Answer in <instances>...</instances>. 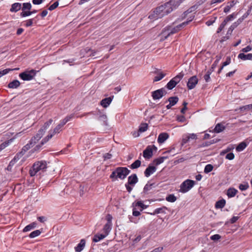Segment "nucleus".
Returning <instances> with one entry per match:
<instances>
[{
    "instance_id": "f257e3e1",
    "label": "nucleus",
    "mask_w": 252,
    "mask_h": 252,
    "mask_svg": "<svg viewBox=\"0 0 252 252\" xmlns=\"http://www.w3.org/2000/svg\"><path fill=\"white\" fill-rule=\"evenodd\" d=\"M172 11L170 5L167 3L158 7L154 12L153 14L149 15V18L151 19L156 20L160 18Z\"/></svg>"
},
{
    "instance_id": "f03ea898",
    "label": "nucleus",
    "mask_w": 252,
    "mask_h": 252,
    "mask_svg": "<svg viewBox=\"0 0 252 252\" xmlns=\"http://www.w3.org/2000/svg\"><path fill=\"white\" fill-rule=\"evenodd\" d=\"M130 171L126 167H120L117 168L112 172L110 175L111 178H119L121 179H125L129 173Z\"/></svg>"
},
{
    "instance_id": "7ed1b4c3",
    "label": "nucleus",
    "mask_w": 252,
    "mask_h": 252,
    "mask_svg": "<svg viewBox=\"0 0 252 252\" xmlns=\"http://www.w3.org/2000/svg\"><path fill=\"white\" fill-rule=\"evenodd\" d=\"M47 168L46 162L43 160L37 161L32 164V176L41 174Z\"/></svg>"
},
{
    "instance_id": "20e7f679",
    "label": "nucleus",
    "mask_w": 252,
    "mask_h": 252,
    "mask_svg": "<svg viewBox=\"0 0 252 252\" xmlns=\"http://www.w3.org/2000/svg\"><path fill=\"white\" fill-rule=\"evenodd\" d=\"M194 181L187 179L181 184L179 191L184 193H186L194 186Z\"/></svg>"
},
{
    "instance_id": "39448f33",
    "label": "nucleus",
    "mask_w": 252,
    "mask_h": 252,
    "mask_svg": "<svg viewBox=\"0 0 252 252\" xmlns=\"http://www.w3.org/2000/svg\"><path fill=\"white\" fill-rule=\"evenodd\" d=\"M193 17H190L189 19L188 20V21L184 22L182 24L177 25L176 27H173L172 26H169L167 27L169 31H170L171 34H172L178 32L182 28L186 27L190 22H191L193 20Z\"/></svg>"
},
{
    "instance_id": "423d86ee",
    "label": "nucleus",
    "mask_w": 252,
    "mask_h": 252,
    "mask_svg": "<svg viewBox=\"0 0 252 252\" xmlns=\"http://www.w3.org/2000/svg\"><path fill=\"white\" fill-rule=\"evenodd\" d=\"M32 145V140H30L29 141V143L24 146L20 153H21L24 156V158H22L21 161L24 162L26 160V158L31 156L32 153V151L30 150L31 148Z\"/></svg>"
},
{
    "instance_id": "0eeeda50",
    "label": "nucleus",
    "mask_w": 252,
    "mask_h": 252,
    "mask_svg": "<svg viewBox=\"0 0 252 252\" xmlns=\"http://www.w3.org/2000/svg\"><path fill=\"white\" fill-rule=\"evenodd\" d=\"M56 134H57V133L55 132V131H54V129H51L50 130H49V132H48V134L47 136L46 137H45L44 138H43L40 142V143L39 144H38V145H37L35 146L34 149H35V148H37V150H39L40 149V148H41V147L45 143H46L47 141H48L49 140V139L52 138L53 137V136L54 135H55ZM35 150H36V149H35Z\"/></svg>"
},
{
    "instance_id": "6e6552de",
    "label": "nucleus",
    "mask_w": 252,
    "mask_h": 252,
    "mask_svg": "<svg viewBox=\"0 0 252 252\" xmlns=\"http://www.w3.org/2000/svg\"><path fill=\"white\" fill-rule=\"evenodd\" d=\"M183 77V74L180 73L172 78L167 84L166 87L169 90L173 89L176 85L180 81Z\"/></svg>"
},
{
    "instance_id": "1a4fd4ad",
    "label": "nucleus",
    "mask_w": 252,
    "mask_h": 252,
    "mask_svg": "<svg viewBox=\"0 0 252 252\" xmlns=\"http://www.w3.org/2000/svg\"><path fill=\"white\" fill-rule=\"evenodd\" d=\"M44 130L43 128H40L37 132V133L35 134V135L34 136V142L32 141V152H33V150L34 151H37V148H35V150L34 148L35 146L37 145H35L36 144V141L37 142L39 140L41 139V138L42 137L43 134H44Z\"/></svg>"
},
{
    "instance_id": "9d476101",
    "label": "nucleus",
    "mask_w": 252,
    "mask_h": 252,
    "mask_svg": "<svg viewBox=\"0 0 252 252\" xmlns=\"http://www.w3.org/2000/svg\"><path fill=\"white\" fill-rule=\"evenodd\" d=\"M198 82V80L196 76H193L189 78L187 83V87L189 90L193 89L195 88Z\"/></svg>"
},
{
    "instance_id": "9b49d317",
    "label": "nucleus",
    "mask_w": 252,
    "mask_h": 252,
    "mask_svg": "<svg viewBox=\"0 0 252 252\" xmlns=\"http://www.w3.org/2000/svg\"><path fill=\"white\" fill-rule=\"evenodd\" d=\"M165 93V91L163 89H159L153 92L152 96L154 99H159L164 95Z\"/></svg>"
},
{
    "instance_id": "f8f14e48",
    "label": "nucleus",
    "mask_w": 252,
    "mask_h": 252,
    "mask_svg": "<svg viewBox=\"0 0 252 252\" xmlns=\"http://www.w3.org/2000/svg\"><path fill=\"white\" fill-rule=\"evenodd\" d=\"M19 76L24 81H30L32 80V70L22 72Z\"/></svg>"
},
{
    "instance_id": "ddd939ff",
    "label": "nucleus",
    "mask_w": 252,
    "mask_h": 252,
    "mask_svg": "<svg viewBox=\"0 0 252 252\" xmlns=\"http://www.w3.org/2000/svg\"><path fill=\"white\" fill-rule=\"evenodd\" d=\"M156 148L154 146H149L143 151V157L146 158H150L153 156V149Z\"/></svg>"
},
{
    "instance_id": "4468645a",
    "label": "nucleus",
    "mask_w": 252,
    "mask_h": 252,
    "mask_svg": "<svg viewBox=\"0 0 252 252\" xmlns=\"http://www.w3.org/2000/svg\"><path fill=\"white\" fill-rule=\"evenodd\" d=\"M132 207H136L137 208H140V211H142L143 210L146 209L149 206L148 205H146L143 203L142 201H135L132 203Z\"/></svg>"
},
{
    "instance_id": "2eb2a0df",
    "label": "nucleus",
    "mask_w": 252,
    "mask_h": 252,
    "mask_svg": "<svg viewBox=\"0 0 252 252\" xmlns=\"http://www.w3.org/2000/svg\"><path fill=\"white\" fill-rule=\"evenodd\" d=\"M157 168L153 165H149L145 170L144 172L145 176L146 177H149L150 175L153 174L156 172Z\"/></svg>"
},
{
    "instance_id": "dca6fc26",
    "label": "nucleus",
    "mask_w": 252,
    "mask_h": 252,
    "mask_svg": "<svg viewBox=\"0 0 252 252\" xmlns=\"http://www.w3.org/2000/svg\"><path fill=\"white\" fill-rule=\"evenodd\" d=\"M171 33L169 31L167 27L164 28L161 33L160 34L159 36L160 37V40H164L166 39L170 35H171Z\"/></svg>"
},
{
    "instance_id": "f3484780",
    "label": "nucleus",
    "mask_w": 252,
    "mask_h": 252,
    "mask_svg": "<svg viewBox=\"0 0 252 252\" xmlns=\"http://www.w3.org/2000/svg\"><path fill=\"white\" fill-rule=\"evenodd\" d=\"M238 58L243 61L250 60L252 61V53L245 54L243 53H240L238 56Z\"/></svg>"
},
{
    "instance_id": "a211bd4d",
    "label": "nucleus",
    "mask_w": 252,
    "mask_h": 252,
    "mask_svg": "<svg viewBox=\"0 0 252 252\" xmlns=\"http://www.w3.org/2000/svg\"><path fill=\"white\" fill-rule=\"evenodd\" d=\"M169 137V135L165 132L160 133L158 137V142L159 143H164Z\"/></svg>"
},
{
    "instance_id": "6ab92c4d",
    "label": "nucleus",
    "mask_w": 252,
    "mask_h": 252,
    "mask_svg": "<svg viewBox=\"0 0 252 252\" xmlns=\"http://www.w3.org/2000/svg\"><path fill=\"white\" fill-rule=\"evenodd\" d=\"M112 99L111 97L103 99L100 101L101 105L104 108H107L111 103Z\"/></svg>"
},
{
    "instance_id": "aec40b11",
    "label": "nucleus",
    "mask_w": 252,
    "mask_h": 252,
    "mask_svg": "<svg viewBox=\"0 0 252 252\" xmlns=\"http://www.w3.org/2000/svg\"><path fill=\"white\" fill-rule=\"evenodd\" d=\"M167 208L165 207H162L161 208H157L155 210L153 213H151V215H155L156 214H166Z\"/></svg>"
},
{
    "instance_id": "412c9836",
    "label": "nucleus",
    "mask_w": 252,
    "mask_h": 252,
    "mask_svg": "<svg viewBox=\"0 0 252 252\" xmlns=\"http://www.w3.org/2000/svg\"><path fill=\"white\" fill-rule=\"evenodd\" d=\"M86 242L84 239L81 240L80 243L75 248V251L77 252H81L85 246Z\"/></svg>"
},
{
    "instance_id": "4be33fe9",
    "label": "nucleus",
    "mask_w": 252,
    "mask_h": 252,
    "mask_svg": "<svg viewBox=\"0 0 252 252\" xmlns=\"http://www.w3.org/2000/svg\"><path fill=\"white\" fill-rule=\"evenodd\" d=\"M167 3L170 5V7L172 10L182 3L179 0H170L169 2Z\"/></svg>"
},
{
    "instance_id": "5701e85b",
    "label": "nucleus",
    "mask_w": 252,
    "mask_h": 252,
    "mask_svg": "<svg viewBox=\"0 0 252 252\" xmlns=\"http://www.w3.org/2000/svg\"><path fill=\"white\" fill-rule=\"evenodd\" d=\"M237 192L238 190L236 189L232 188H229L227 191V195L229 198H232L234 197Z\"/></svg>"
},
{
    "instance_id": "b1692460",
    "label": "nucleus",
    "mask_w": 252,
    "mask_h": 252,
    "mask_svg": "<svg viewBox=\"0 0 252 252\" xmlns=\"http://www.w3.org/2000/svg\"><path fill=\"white\" fill-rule=\"evenodd\" d=\"M138 181V178L135 174L132 175L128 178V183L129 185H134Z\"/></svg>"
},
{
    "instance_id": "393cba45",
    "label": "nucleus",
    "mask_w": 252,
    "mask_h": 252,
    "mask_svg": "<svg viewBox=\"0 0 252 252\" xmlns=\"http://www.w3.org/2000/svg\"><path fill=\"white\" fill-rule=\"evenodd\" d=\"M22 8L21 4L18 2H16L12 4L10 8L11 12H16L21 9Z\"/></svg>"
},
{
    "instance_id": "a878e982",
    "label": "nucleus",
    "mask_w": 252,
    "mask_h": 252,
    "mask_svg": "<svg viewBox=\"0 0 252 252\" xmlns=\"http://www.w3.org/2000/svg\"><path fill=\"white\" fill-rule=\"evenodd\" d=\"M112 225L106 223L102 229V233L106 235V236H108L112 229Z\"/></svg>"
},
{
    "instance_id": "bb28decb",
    "label": "nucleus",
    "mask_w": 252,
    "mask_h": 252,
    "mask_svg": "<svg viewBox=\"0 0 252 252\" xmlns=\"http://www.w3.org/2000/svg\"><path fill=\"white\" fill-rule=\"evenodd\" d=\"M20 85V82L17 80H14L10 82L8 85V87L11 89H16Z\"/></svg>"
},
{
    "instance_id": "cd10ccee",
    "label": "nucleus",
    "mask_w": 252,
    "mask_h": 252,
    "mask_svg": "<svg viewBox=\"0 0 252 252\" xmlns=\"http://www.w3.org/2000/svg\"><path fill=\"white\" fill-rule=\"evenodd\" d=\"M106 237V235L103 233H98L95 235L93 238V241L94 242H98L100 240L103 239Z\"/></svg>"
},
{
    "instance_id": "c85d7f7f",
    "label": "nucleus",
    "mask_w": 252,
    "mask_h": 252,
    "mask_svg": "<svg viewBox=\"0 0 252 252\" xmlns=\"http://www.w3.org/2000/svg\"><path fill=\"white\" fill-rule=\"evenodd\" d=\"M166 74L161 71H158L157 72V75L154 77L153 81L154 82H157L161 80L164 76H165Z\"/></svg>"
},
{
    "instance_id": "c756f323",
    "label": "nucleus",
    "mask_w": 252,
    "mask_h": 252,
    "mask_svg": "<svg viewBox=\"0 0 252 252\" xmlns=\"http://www.w3.org/2000/svg\"><path fill=\"white\" fill-rule=\"evenodd\" d=\"M247 145L248 144L245 142H241L236 147V150L238 152H241L247 147Z\"/></svg>"
},
{
    "instance_id": "7c9ffc66",
    "label": "nucleus",
    "mask_w": 252,
    "mask_h": 252,
    "mask_svg": "<svg viewBox=\"0 0 252 252\" xmlns=\"http://www.w3.org/2000/svg\"><path fill=\"white\" fill-rule=\"evenodd\" d=\"M225 200L224 199H221L217 201L215 205V207L217 209L222 208L225 205Z\"/></svg>"
},
{
    "instance_id": "2f4dec72",
    "label": "nucleus",
    "mask_w": 252,
    "mask_h": 252,
    "mask_svg": "<svg viewBox=\"0 0 252 252\" xmlns=\"http://www.w3.org/2000/svg\"><path fill=\"white\" fill-rule=\"evenodd\" d=\"M167 158V157H161L155 159L154 161V162L155 163L156 165H158L160 164L163 163L164 161Z\"/></svg>"
},
{
    "instance_id": "473e14b6",
    "label": "nucleus",
    "mask_w": 252,
    "mask_h": 252,
    "mask_svg": "<svg viewBox=\"0 0 252 252\" xmlns=\"http://www.w3.org/2000/svg\"><path fill=\"white\" fill-rule=\"evenodd\" d=\"M225 128V127L224 126H223L222 125L220 124H218L214 129V131L215 132H217V133H220L221 131H222Z\"/></svg>"
},
{
    "instance_id": "72a5a7b5",
    "label": "nucleus",
    "mask_w": 252,
    "mask_h": 252,
    "mask_svg": "<svg viewBox=\"0 0 252 252\" xmlns=\"http://www.w3.org/2000/svg\"><path fill=\"white\" fill-rule=\"evenodd\" d=\"M18 68H15L13 69H10V68H6L3 70H0V78L2 77V76L8 73L10 71L15 70H18Z\"/></svg>"
},
{
    "instance_id": "f704fd0d",
    "label": "nucleus",
    "mask_w": 252,
    "mask_h": 252,
    "mask_svg": "<svg viewBox=\"0 0 252 252\" xmlns=\"http://www.w3.org/2000/svg\"><path fill=\"white\" fill-rule=\"evenodd\" d=\"M251 109H252V104L242 106L239 108L240 111L242 112L248 111Z\"/></svg>"
},
{
    "instance_id": "c9c22d12",
    "label": "nucleus",
    "mask_w": 252,
    "mask_h": 252,
    "mask_svg": "<svg viewBox=\"0 0 252 252\" xmlns=\"http://www.w3.org/2000/svg\"><path fill=\"white\" fill-rule=\"evenodd\" d=\"M148 129V125L146 123L141 124L139 127V132H143Z\"/></svg>"
},
{
    "instance_id": "e433bc0d",
    "label": "nucleus",
    "mask_w": 252,
    "mask_h": 252,
    "mask_svg": "<svg viewBox=\"0 0 252 252\" xmlns=\"http://www.w3.org/2000/svg\"><path fill=\"white\" fill-rule=\"evenodd\" d=\"M53 120L52 119L49 120L47 122L44 123V125L41 128H43L44 130V133L46 131V130L49 127V126L52 123Z\"/></svg>"
},
{
    "instance_id": "4c0bfd02",
    "label": "nucleus",
    "mask_w": 252,
    "mask_h": 252,
    "mask_svg": "<svg viewBox=\"0 0 252 252\" xmlns=\"http://www.w3.org/2000/svg\"><path fill=\"white\" fill-rule=\"evenodd\" d=\"M178 100H179L178 98L176 96L170 97L168 99V101H169V103L173 106H174L177 103V102L178 101Z\"/></svg>"
},
{
    "instance_id": "58836bf2",
    "label": "nucleus",
    "mask_w": 252,
    "mask_h": 252,
    "mask_svg": "<svg viewBox=\"0 0 252 252\" xmlns=\"http://www.w3.org/2000/svg\"><path fill=\"white\" fill-rule=\"evenodd\" d=\"M141 165V161L139 160H136L130 165L131 169H136L140 167Z\"/></svg>"
},
{
    "instance_id": "ea45409f",
    "label": "nucleus",
    "mask_w": 252,
    "mask_h": 252,
    "mask_svg": "<svg viewBox=\"0 0 252 252\" xmlns=\"http://www.w3.org/2000/svg\"><path fill=\"white\" fill-rule=\"evenodd\" d=\"M238 24H237L236 23H233L228 29L227 32V34H229L230 35L234 30V29L237 27Z\"/></svg>"
},
{
    "instance_id": "a19ab883",
    "label": "nucleus",
    "mask_w": 252,
    "mask_h": 252,
    "mask_svg": "<svg viewBox=\"0 0 252 252\" xmlns=\"http://www.w3.org/2000/svg\"><path fill=\"white\" fill-rule=\"evenodd\" d=\"M213 169V166L210 164L206 165L205 167L204 172L205 173H208L212 171Z\"/></svg>"
},
{
    "instance_id": "79ce46f5",
    "label": "nucleus",
    "mask_w": 252,
    "mask_h": 252,
    "mask_svg": "<svg viewBox=\"0 0 252 252\" xmlns=\"http://www.w3.org/2000/svg\"><path fill=\"white\" fill-rule=\"evenodd\" d=\"M31 8V4L29 2L24 3L23 7L21 8L22 11L30 10Z\"/></svg>"
},
{
    "instance_id": "37998d69",
    "label": "nucleus",
    "mask_w": 252,
    "mask_h": 252,
    "mask_svg": "<svg viewBox=\"0 0 252 252\" xmlns=\"http://www.w3.org/2000/svg\"><path fill=\"white\" fill-rule=\"evenodd\" d=\"M176 197L174 194H170L166 197V200L170 202H174L176 200Z\"/></svg>"
},
{
    "instance_id": "c03bdc74",
    "label": "nucleus",
    "mask_w": 252,
    "mask_h": 252,
    "mask_svg": "<svg viewBox=\"0 0 252 252\" xmlns=\"http://www.w3.org/2000/svg\"><path fill=\"white\" fill-rule=\"evenodd\" d=\"M249 188V185L248 183H246L245 184H241L239 185V188L242 190H246Z\"/></svg>"
},
{
    "instance_id": "a18cd8bd",
    "label": "nucleus",
    "mask_w": 252,
    "mask_h": 252,
    "mask_svg": "<svg viewBox=\"0 0 252 252\" xmlns=\"http://www.w3.org/2000/svg\"><path fill=\"white\" fill-rule=\"evenodd\" d=\"M43 228H41L38 230L32 231V238L38 236L43 232Z\"/></svg>"
},
{
    "instance_id": "49530a36",
    "label": "nucleus",
    "mask_w": 252,
    "mask_h": 252,
    "mask_svg": "<svg viewBox=\"0 0 252 252\" xmlns=\"http://www.w3.org/2000/svg\"><path fill=\"white\" fill-rule=\"evenodd\" d=\"M234 149V145H230L226 149L221 152L220 155H223L224 154L231 151Z\"/></svg>"
},
{
    "instance_id": "de8ad7c7",
    "label": "nucleus",
    "mask_w": 252,
    "mask_h": 252,
    "mask_svg": "<svg viewBox=\"0 0 252 252\" xmlns=\"http://www.w3.org/2000/svg\"><path fill=\"white\" fill-rule=\"evenodd\" d=\"M236 17V14L235 13H232L229 15H228L225 19L224 21L227 23L229 21H232Z\"/></svg>"
},
{
    "instance_id": "09e8293b",
    "label": "nucleus",
    "mask_w": 252,
    "mask_h": 252,
    "mask_svg": "<svg viewBox=\"0 0 252 252\" xmlns=\"http://www.w3.org/2000/svg\"><path fill=\"white\" fill-rule=\"evenodd\" d=\"M24 155L21 153L19 152L16 154L13 159L17 162Z\"/></svg>"
},
{
    "instance_id": "8fccbe9b",
    "label": "nucleus",
    "mask_w": 252,
    "mask_h": 252,
    "mask_svg": "<svg viewBox=\"0 0 252 252\" xmlns=\"http://www.w3.org/2000/svg\"><path fill=\"white\" fill-rule=\"evenodd\" d=\"M226 24V22L223 21L218 29L217 32L220 33L223 29Z\"/></svg>"
},
{
    "instance_id": "3c124183",
    "label": "nucleus",
    "mask_w": 252,
    "mask_h": 252,
    "mask_svg": "<svg viewBox=\"0 0 252 252\" xmlns=\"http://www.w3.org/2000/svg\"><path fill=\"white\" fill-rule=\"evenodd\" d=\"M32 14V12L30 11V10H24L22 11L21 13V16L23 17H26Z\"/></svg>"
},
{
    "instance_id": "603ef678",
    "label": "nucleus",
    "mask_w": 252,
    "mask_h": 252,
    "mask_svg": "<svg viewBox=\"0 0 252 252\" xmlns=\"http://www.w3.org/2000/svg\"><path fill=\"white\" fill-rule=\"evenodd\" d=\"M9 144V141H5L0 145V150L2 151L3 149L7 147Z\"/></svg>"
},
{
    "instance_id": "864d4df0",
    "label": "nucleus",
    "mask_w": 252,
    "mask_h": 252,
    "mask_svg": "<svg viewBox=\"0 0 252 252\" xmlns=\"http://www.w3.org/2000/svg\"><path fill=\"white\" fill-rule=\"evenodd\" d=\"M252 50V46L249 45L246 47L245 48H243L241 51L243 53H247Z\"/></svg>"
},
{
    "instance_id": "5fc2aeb1",
    "label": "nucleus",
    "mask_w": 252,
    "mask_h": 252,
    "mask_svg": "<svg viewBox=\"0 0 252 252\" xmlns=\"http://www.w3.org/2000/svg\"><path fill=\"white\" fill-rule=\"evenodd\" d=\"M137 208L135 207H133L132 209V215L135 217H137L140 215V212L137 211L136 209Z\"/></svg>"
},
{
    "instance_id": "6e6d98bb",
    "label": "nucleus",
    "mask_w": 252,
    "mask_h": 252,
    "mask_svg": "<svg viewBox=\"0 0 252 252\" xmlns=\"http://www.w3.org/2000/svg\"><path fill=\"white\" fill-rule=\"evenodd\" d=\"M106 219L107 220L106 223L112 225V216L109 214H108L106 217Z\"/></svg>"
},
{
    "instance_id": "4d7b16f0",
    "label": "nucleus",
    "mask_w": 252,
    "mask_h": 252,
    "mask_svg": "<svg viewBox=\"0 0 252 252\" xmlns=\"http://www.w3.org/2000/svg\"><path fill=\"white\" fill-rule=\"evenodd\" d=\"M58 5H59L58 2L56 1L53 4H52V5H51L50 6V7H49V10H51V11L55 9L56 8H57Z\"/></svg>"
},
{
    "instance_id": "13d9d810",
    "label": "nucleus",
    "mask_w": 252,
    "mask_h": 252,
    "mask_svg": "<svg viewBox=\"0 0 252 252\" xmlns=\"http://www.w3.org/2000/svg\"><path fill=\"white\" fill-rule=\"evenodd\" d=\"M221 236L219 234H215L211 236L210 239L213 241H217L220 239Z\"/></svg>"
},
{
    "instance_id": "bf43d9fd",
    "label": "nucleus",
    "mask_w": 252,
    "mask_h": 252,
    "mask_svg": "<svg viewBox=\"0 0 252 252\" xmlns=\"http://www.w3.org/2000/svg\"><path fill=\"white\" fill-rule=\"evenodd\" d=\"M235 156L233 153H229L227 154L225 157V158L229 160H232L234 158Z\"/></svg>"
},
{
    "instance_id": "052dcab7",
    "label": "nucleus",
    "mask_w": 252,
    "mask_h": 252,
    "mask_svg": "<svg viewBox=\"0 0 252 252\" xmlns=\"http://www.w3.org/2000/svg\"><path fill=\"white\" fill-rule=\"evenodd\" d=\"M189 140L187 135H186L183 136L182 141V145H184L186 143H187Z\"/></svg>"
},
{
    "instance_id": "680f3d73",
    "label": "nucleus",
    "mask_w": 252,
    "mask_h": 252,
    "mask_svg": "<svg viewBox=\"0 0 252 252\" xmlns=\"http://www.w3.org/2000/svg\"><path fill=\"white\" fill-rule=\"evenodd\" d=\"M231 63V58L230 57H227L226 61L223 63L222 65L223 66H225L228 64H229Z\"/></svg>"
},
{
    "instance_id": "e2e57ef3",
    "label": "nucleus",
    "mask_w": 252,
    "mask_h": 252,
    "mask_svg": "<svg viewBox=\"0 0 252 252\" xmlns=\"http://www.w3.org/2000/svg\"><path fill=\"white\" fill-rule=\"evenodd\" d=\"M62 128L63 127L61 126L59 124L57 126L54 128L53 129L54 130V131H55V132L57 133H59L60 132V131H62Z\"/></svg>"
},
{
    "instance_id": "0e129e2a",
    "label": "nucleus",
    "mask_w": 252,
    "mask_h": 252,
    "mask_svg": "<svg viewBox=\"0 0 252 252\" xmlns=\"http://www.w3.org/2000/svg\"><path fill=\"white\" fill-rule=\"evenodd\" d=\"M37 220L41 222H44L47 220V218L44 216H40L37 218Z\"/></svg>"
},
{
    "instance_id": "69168bd1",
    "label": "nucleus",
    "mask_w": 252,
    "mask_h": 252,
    "mask_svg": "<svg viewBox=\"0 0 252 252\" xmlns=\"http://www.w3.org/2000/svg\"><path fill=\"white\" fill-rule=\"evenodd\" d=\"M32 230V223L29 224L27 225L23 230V231L24 232L29 231Z\"/></svg>"
},
{
    "instance_id": "338daca9",
    "label": "nucleus",
    "mask_w": 252,
    "mask_h": 252,
    "mask_svg": "<svg viewBox=\"0 0 252 252\" xmlns=\"http://www.w3.org/2000/svg\"><path fill=\"white\" fill-rule=\"evenodd\" d=\"M216 19H217V17H215L214 20H210L207 21L206 22V24L208 26H210L212 25L214 23H215Z\"/></svg>"
},
{
    "instance_id": "774afa93",
    "label": "nucleus",
    "mask_w": 252,
    "mask_h": 252,
    "mask_svg": "<svg viewBox=\"0 0 252 252\" xmlns=\"http://www.w3.org/2000/svg\"><path fill=\"white\" fill-rule=\"evenodd\" d=\"M189 139H196L197 138V135L194 133H191L187 135Z\"/></svg>"
}]
</instances>
